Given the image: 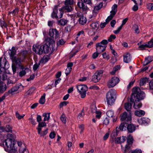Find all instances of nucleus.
<instances>
[{
    "label": "nucleus",
    "mask_w": 153,
    "mask_h": 153,
    "mask_svg": "<svg viewBox=\"0 0 153 153\" xmlns=\"http://www.w3.org/2000/svg\"><path fill=\"white\" fill-rule=\"evenodd\" d=\"M45 41L46 44L40 45L38 44L33 45V50L35 53L39 55L42 54L43 53H48L50 49L49 46L51 45L53 47L55 45V41L54 40L49 37L46 38Z\"/></svg>",
    "instance_id": "f257e3e1"
},
{
    "label": "nucleus",
    "mask_w": 153,
    "mask_h": 153,
    "mask_svg": "<svg viewBox=\"0 0 153 153\" xmlns=\"http://www.w3.org/2000/svg\"><path fill=\"white\" fill-rule=\"evenodd\" d=\"M8 53L13 62L12 68L13 74L16 73L17 68L24 69L25 68L21 62L25 58V55H24L22 58L15 56L16 50L14 47H13L11 49L9 50Z\"/></svg>",
    "instance_id": "f03ea898"
},
{
    "label": "nucleus",
    "mask_w": 153,
    "mask_h": 153,
    "mask_svg": "<svg viewBox=\"0 0 153 153\" xmlns=\"http://www.w3.org/2000/svg\"><path fill=\"white\" fill-rule=\"evenodd\" d=\"M140 91V88L138 87L134 88L132 89V94L130 98L131 102H133V107L135 109H138L140 108L142 104L140 101V100L143 99L145 96V93H142L141 96H139L137 93Z\"/></svg>",
    "instance_id": "7ed1b4c3"
},
{
    "label": "nucleus",
    "mask_w": 153,
    "mask_h": 153,
    "mask_svg": "<svg viewBox=\"0 0 153 153\" xmlns=\"http://www.w3.org/2000/svg\"><path fill=\"white\" fill-rule=\"evenodd\" d=\"M7 138L3 142L5 151L9 153H15L16 150L14 147L15 135L14 134H9L7 135Z\"/></svg>",
    "instance_id": "20e7f679"
},
{
    "label": "nucleus",
    "mask_w": 153,
    "mask_h": 153,
    "mask_svg": "<svg viewBox=\"0 0 153 153\" xmlns=\"http://www.w3.org/2000/svg\"><path fill=\"white\" fill-rule=\"evenodd\" d=\"M116 92L115 89L109 90L106 95V100L108 105H111L114 102L116 98Z\"/></svg>",
    "instance_id": "39448f33"
},
{
    "label": "nucleus",
    "mask_w": 153,
    "mask_h": 153,
    "mask_svg": "<svg viewBox=\"0 0 153 153\" xmlns=\"http://www.w3.org/2000/svg\"><path fill=\"white\" fill-rule=\"evenodd\" d=\"M59 7V5H56L54 6L53 11L51 14V17L52 18L58 19L61 18L62 17L64 12V10L61 8L59 9L60 14L57 15L58 13L57 9Z\"/></svg>",
    "instance_id": "423d86ee"
},
{
    "label": "nucleus",
    "mask_w": 153,
    "mask_h": 153,
    "mask_svg": "<svg viewBox=\"0 0 153 153\" xmlns=\"http://www.w3.org/2000/svg\"><path fill=\"white\" fill-rule=\"evenodd\" d=\"M74 1L73 0H66L64 1L65 5L61 8L64 10L70 12L73 10V6Z\"/></svg>",
    "instance_id": "0eeeda50"
},
{
    "label": "nucleus",
    "mask_w": 153,
    "mask_h": 153,
    "mask_svg": "<svg viewBox=\"0 0 153 153\" xmlns=\"http://www.w3.org/2000/svg\"><path fill=\"white\" fill-rule=\"evenodd\" d=\"M77 88L80 92L82 98H84L86 96V92L88 90V88L85 85H79L77 86Z\"/></svg>",
    "instance_id": "6e6552de"
},
{
    "label": "nucleus",
    "mask_w": 153,
    "mask_h": 153,
    "mask_svg": "<svg viewBox=\"0 0 153 153\" xmlns=\"http://www.w3.org/2000/svg\"><path fill=\"white\" fill-rule=\"evenodd\" d=\"M119 81V79L117 77H113L108 81V86L109 88L113 87L118 83Z\"/></svg>",
    "instance_id": "1a4fd4ad"
},
{
    "label": "nucleus",
    "mask_w": 153,
    "mask_h": 153,
    "mask_svg": "<svg viewBox=\"0 0 153 153\" xmlns=\"http://www.w3.org/2000/svg\"><path fill=\"white\" fill-rule=\"evenodd\" d=\"M120 117V119L122 121H124L125 122H131V117L130 112V114H128L126 112H124L121 115Z\"/></svg>",
    "instance_id": "9d476101"
},
{
    "label": "nucleus",
    "mask_w": 153,
    "mask_h": 153,
    "mask_svg": "<svg viewBox=\"0 0 153 153\" xmlns=\"http://www.w3.org/2000/svg\"><path fill=\"white\" fill-rule=\"evenodd\" d=\"M49 35L53 38L57 39L59 37V34L58 31L56 29L51 28L50 29Z\"/></svg>",
    "instance_id": "9b49d317"
},
{
    "label": "nucleus",
    "mask_w": 153,
    "mask_h": 153,
    "mask_svg": "<svg viewBox=\"0 0 153 153\" xmlns=\"http://www.w3.org/2000/svg\"><path fill=\"white\" fill-rule=\"evenodd\" d=\"M0 67L4 69L7 70L9 67L8 62L5 58H0Z\"/></svg>",
    "instance_id": "f8f14e48"
},
{
    "label": "nucleus",
    "mask_w": 153,
    "mask_h": 153,
    "mask_svg": "<svg viewBox=\"0 0 153 153\" xmlns=\"http://www.w3.org/2000/svg\"><path fill=\"white\" fill-rule=\"evenodd\" d=\"M102 3L100 2L94 6L92 11L93 16L94 17L96 16L98 13L99 10L102 7Z\"/></svg>",
    "instance_id": "ddd939ff"
},
{
    "label": "nucleus",
    "mask_w": 153,
    "mask_h": 153,
    "mask_svg": "<svg viewBox=\"0 0 153 153\" xmlns=\"http://www.w3.org/2000/svg\"><path fill=\"white\" fill-rule=\"evenodd\" d=\"M150 120L147 118L142 117L138 119V123L140 125H145L150 122Z\"/></svg>",
    "instance_id": "4468645a"
},
{
    "label": "nucleus",
    "mask_w": 153,
    "mask_h": 153,
    "mask_svg": "<svg viewBox=\"0 0 153 153\" xmlns=\"http://www.w3.org/2000/svg\"><path fill=\"white\" fill-rule=\"evenodd\" d=\"M97 51L99 53H101L105 50L106 46L101 45V44H97L96 45Z\"/></svg>",
    "instance_id": "2eb2a0df"
},
{
    "label": "nucleus",
    "mask_w": 153,
    "mask_h": 153,
    "mask_svg": "<svg viewBox=\"0 0 153 153\" xmlns=\"http://www.w3.org/2000/svg\"><path fill=\"white\" fill-rule=\"evenodd\" d=\"M7 76L6 73L0 70V83L5 82L7 79Z\"/></svg>",
    "instance_id": "dca6fc26"
},
{
    "label": "nucleus",
    "mask_w": 153,
    "mask_h": 153,
    "mask_svg": "<svg viewBox=\"0 0 153 153\" xmlns=\"http://www.w3.org/2000/svg\"><path fill=\"white\" fill-rule=\"evenodd\" d=\"M117 5L116 4H114L112 7V10L110 12L111 14L108 16V18L112 19L114 16L117 12Z\"/></svg>",
    "instance_id": "f3484780"
},
{
    "label": "nucleus",
    "mask_w": 153,
    "mask_h": 153,
    "mask_svg": "<svg viewBox=\"0 0 153 153\" xmlns=\"http://www.w3.org/2000/svg\"><path fill=\"white\" fill-rule=\"evenodd\" d=\"M131 56L129 53H127L123 55V61L125 62H129L131 61Z\"/></svg>",
    "instance_id": "a211bd4d"
},
{
    "label": "nucleus",
    "mask_w": 153,
    "mask_h": 153,
    "mask_svg": "<svg viewBox=\"0 0 153 153\" xmlns=\"http://www.w3.org/2000/svg\"><path fill=\"white\" fill-rule=\"evenodd\" d=\"M127 128L129 132L131 133L135 131L136 128L134 125L131 124L128 125Z\"/></svg>",
    "instance_id": "6ab92c4d"
},
{
    "label": "nucleus",
    "mask_w": 153,
    "mask_h": 153,
    "mask_svg": "<svg viewBox=\"0 0 153 153\" xmlns=\"http://www.w3.org/2000/svg\"><path fill=\"white\" fill-rule=\"evenodd\" d=\"M126 137L122 136V137H119L116 138L115 140L116 143H120L125 142L126 140Z\"/></svg>",
    "instance_id": "aec40b11"
},
{
    "label": "nucleus",
    "mask_w": 153,
    "mask_h": 153,
    "mask_svg": "<svg viewBox=\"0 0 153 153\" xmlns=\"http://www.w3.org/2000/svg\"><path fill=\"white\" fill-rule=\"evenodd\" d=\"M79 23L82 25H84L87 22L86 17L83 15H80L79 19Z\"/></svg>",
    "instance_id": "412c9836"
},
{
    "label": "nucleus",
    "mask_w": 153,
    "mask_h": 153,
    "mask_svg": "<svg viewBox=\"0 0 153 153\" xmlns=\"http://www.w3.org/2000/svg\"><path fill=\"white\" fill-rule=\"evenodd\" d=\"M37 129L38 130V133L41 136H44L46 135L48 132V128H47L45 131L41 132L42 130L41 128H38Z\"/></svg>",
    "instance_id": "4be33fe9"
},
{
    "label": "nucleus",
    "mask_w": 153,
    "mask_h": 153,
    "mask_svg": "<svg viewBox=\"0 0 153 153\" xmlns=\"http://www.w3.org/2000/svg\"><path fill=\"white\" fill-rule=\"evenodd\" d=\"M152 61H153V57L151 56H149L147 58L145 59L143 62V65H146Z\"/></svg>",
    "instance_id": "5701e85b"
},
{
    "label": "nucleus",
    "mask_w": 153,
    "mask_h": 153,
    "mask_svg": "<svg viewBox=\"0 0 153 153\" xmlns=\"http://www.w3.org/2000/svg\"><path fill=\"white\" fill-rule=\"evenodd\" d=\"M145 114V112L141 110H138L135 112V115L138 117H141L143 116Z\"/></svg>",
    "instance_id": "b1692460"
},
{
    "label": "nucleus",
    "mask_w": 153,
    "mask_h": 153,
    "mask_svg": "<svg viewBox=\"0 0 153 153\" xmlns=\"http://www.w3.org/2000/svg\"><path fill=\"white\" fill-rule=\"evenodd\" d=\"M5 82L0 83V92L3 93L6 89L7 87Z\"/></svg>",
    "instance_id": "393cba45"
},
{
    "label": "nucleus",
    "mask_w": 153,
    "mask_h": 153,
    "mask_svg": "<svg viewBox=\"0 0 153 153\" xmlns=\"http://www.w3.org/2000/svg\"><path fill=\"white\" fill-rule=\"evenodd\" d=\"M83 2H78L77 5L80 8H81L84 10H85L87 9V7L83 3Z\"/></svg>",
    "instance_id": "a878e982"
},
{
    "label": "nucleus",
    "mask_w": 153,
    "mask_h": 153,
    "mask_svg": "<svg viewBox=\"0 0 153 153\" xmlns=\"http://www.w3.org/2000/svg\"><path fill=\"white\" fill-rule=\"evenodd\" d=\"M103 72V70H100L99 71L96 72L94 74L97 78L99 80H100L102 76V75Z\"/></svg>",
    "instance_id": "bb28decb"
},
{
    "label": "nucleus",
    "mask_w": 153,
    "mask_h": 153,
    "mask_svg": "<svg viewBox=\"0 0 153 153\" xmlns=\"http://www.w3.org/2000/svg\"><path fill=\"white\" fill-rule=\"evenodd\" d=\"M21 87H23V86L21 85H20L19 86H16L12 88L9 91V92L12 94L18 90Z\"/></svg>",
    "instance_id": "cd10ccee"
},
{
    "label": "nucleus",
    "mask_w": 153,
    "mask_h": 153,
    "mask_svg": "<svg viewBox=\"0 0 153 153\" xmlns=\"http://www.w3.org/2000/svg\"><path fill=\"white\" fill-rule=\"evenodd\" d=\"M119 131L117 130V128L113 130L111 135V137L112 139H115L118 134Z\"/></svg>",
    "instance_id": "c85d7f7f"
},
{
    "label": "nucleus",
    "mask_w": 153,
    "mask_h": 153,
    "mask_svg": "<svg viewBox=\"0 0 153 153\" xmlns=\"http://www.w3.org/2000/svg\"><path fill=\"white\" fill-rule=\"evenodd\" d=\"M148 82V78L146 77L143 78L140 80V85H143Z\"/></svg>",
    "instance_id": "c756f323"
},
{
    "label": "nucleus",
    "mask_w": 153,
    "mask_h": 153,
    "mask_svg": "<svg viewBox=\"0 0 153 153\" xmlns=\"http://www.w3.org/2000/svg\"><path fill=\"white\" fill-rule=\"evenodd\" d=\"M50 114L49 113H45L43 114L42 116L44 117V121L48 120L50 118Z\"/></svg>",
    "instance_id": "7c9ffc66"
},
{
    "label": "nucleus",
    "mask_w": 153,
    "mask_h": 153,
    "mask_svg": "<svg viewBox=\"0 0 153 153\" xmlns=\"http://www.w3.org/2000/svg\"><path fill=\"white\" fill-rule=\"evenodd\" d=\"M46 96V94L44 93L43 95L42 96L39 100V103L42 104H43L45 103V97Z\"/></svg>",
    "instance_id": "2f4dec72"
},
{
    "label": "nucleus",
    "mask_w": 153,
    "mask_h": 153,
    "mask_svg": "<svg viewBox=\"0 0 153 153\" xmlns=\"http://www.w3.org/2000/svg\"><path fill=\"white\" fill-rule=\"evenodd\" d=\"M68 22V21L67 20L64 19H60L58 21V23L59 25L64 26L66 25Z\"/></svg>",
    "instance_id": "473e14b6"
},
{
    "label": "nucleus",
    "mask_w": 153,
    "mask_h": 153,
    "mask_svg": "<svg viewBox=\"0 0 153 153\" xmlns=\"http://www.w3.org/2000/svg\"><path fill=\"white\" fill-rule=\"evenodd\" d=\"M112 19H110V18H108V17L107 19L105 20V22L103 23H101L100 25V27L101 28H104L105 25L108 24L109 22Z\"/></svg>",
    "instance_id": "72a5a7b5"
},
{
    "label": "nucleus",
    "mask_w": 153,
    "mask_h": 153,
    "mask_svg": "<svg viewBox=\"0 0 153 153\" xmlns=\"http://www.w3.org/2000/svg\"><path fill=\"white\" fill-rule=\"evenodd\" d=\"M49 58L48 56H44L42 59L40 61V63H45L49 60Z\"/></svg>",
    "instance_id": "f704fd0d"
},
{
    "label": "nucleus",
    "mask_w": 153,
    "mask_h": 153,
    "mask_svg": "<svg viewBox=\"0 0 153 153\" xmlns=\"http://www.w3.org/2000/svg\"><path fill=\"white\" fill-rule=\"evenodd\" d=\"M132 105L130 103L127 102L125 103V107L126 109L128 111H129L131 108Z\"/></svg>",
    "instance_id": "c9c22d12"
},
{
    "label": "nucleus",
    "mask_w": 153,
    "mask_h": 153,
    "mask_svg": "<svg viewBox=\"0 0 153 153\" xmlns=\"http://www.w3.org/2000/svg\"><path fill=\"white\" fill-rule=\"evenodd\" d=\"M133 142V139L132 136L131 135H129L127 137V143L128 144H131Z\"/></svg>",
    "instance_id": "e433bc0d"
},
{
    "label": "nucleus",
    "mask_w": 153,
    "mask_h": 153,
    "mask_svg": "<svg viewBox=\"0 0 153 153\" xmlns=\"http://www.w3.org/2000/svg\"><path fill=\"white\" fill-rule=\"evenodd\" d=\"M60 119L63 123L65 124L67 122L66 117L64 114H62L61 115Z\"/></svg>",
    "instance_id": "4c0bfd02"
},
{
    "label": "nucleus",
    "mask_w": 153,
    "mask_h": 153,
    "mask_svg": "<svg viewBox=\"0 0 153 153\" xmlns=\"http://www.w3.org/2000/svg\"><path fill=\"white\" fill-rule=\"evenodd\" d=\"M107 116L109 117L113 118L114 115V112L113 111L109 110L106 112Z\"/></svg>",
    "instance_id": "58836bf2"
},
{
    "label": "nucleus",
    "mask_w": 153,
    "mask_h": 153,
    "mask_svg": "<svg viewBox=\"0 0 153 153\" xmlns=\"http://www.w3.org/2000/svg\"><path fill=\"white\" fill-rule=\"evenodd\" d=\"M132 28L136 33L138 34L139 33L140 30L139 29L138 26L137 25H134Z\"/></svg>",
    "instance_id": "ea45409f"
},
{
    "label": "nucleus",
    "mask_w": 153,
    "mask_h": 153,
    "mask_svg": "<svg viewBox=\"0 0 153 153\" xmlns=\"http://www.w3.org/2000/svg\"><path fill=\"white\" fill-rule=\"evenodd\" d=\"M134 2L135 4V5H134L132 7V10L134 11H136L138 9V6L137 5L138 4L136 2V1L135 0H132Z\"/></svg>",
    "instance_id": "a19ab883"
},
{
    "label": "nucleus",
    "mask_w": 153,
    "mask_h": 153,
    "mask_svg": "<svg viewBox=\"0 0 153 153\" xmlns=\"http://www.w3.org/2000/svg\"><path fill=\"white\" fill-rule=\"evenodd\" d=\"M85 115L84 110L83 109L81 112L79 114L78 116V118L80 119L83 118Z\"/></svg>",
    "instance_id": "79ce46f5"
},
{
    "label": "nucleus",
    "mask_w": 153,
    "mask_h": 153,
    "mask_svg": "<svg viewBox=\"0 0 153 153\" xmlns=\"http://www.w3.org/2000/svg\"><path fill=\"white\" fill-rule=\"evenodd\" d=\"M102 55L103 58L104 59H106L107 60H108L110 58L109 55L106 52L103 53Z\"/></svg>",
    "instance_id": "37998d69"
},
{
    "label": "nucleus",
    "mask_w": 153,
    "mask_h": 153,
    "mask_svg": "<svg viewBox=\"0 0 153 153\" xmlns=\"http://www.w3.org/2000/svg\"><path fill=\"white\" fill-rule=\"evenodd\" d=\"M41 63H40V62L38 63H36L35 64L33 65V69L34 71L36 70L37 69L39 68V65H40V64Z\"/></svg>",
    "instance_id": "c03bdc74"
},
{
    "label": "nucleus",
    "mask_w": 153,
    "mask_h": 153,
    "mask_svg": "<svg viewBox=\"0 0 153 153\" xmlns=\"http://www.w3.org/2000/svg\"><path fill=\"white\" fill-rule=\"evenodd\" d=\"M35 90V88L34 87H31L27 91L28 94H31L33 93Z\"/></svg>",
    "instance_id": "a18cd8bd"
},
{
    "label": "nucleus",
    "mask_w": 153,
    "mask_h": 153,
    "mask_svg": "<svg viewBox=\"0 0 153 153\" xmlns=\"http://www.w3.org/2000/svg\"><path fill=\"white\" fill-rule=\"evenodd\" d=\"M80 50V47H79V49H78V50H76L75 52L71 51L70 55V57H72L74 56Z\"/></svg>",
    "instance_id": "49530a36"
},
{
    "label": "nucleus",
    "mask_w": 153,
    "mask_h": 153,
    "mask_svg": "<svg viewBox=\"0 0 153 153\" xmlns=\"http://www.w3.org/2000/svg\"><path fill=\"white\" fill-rule=\"evenodd\" d=\"M46 126V124L45 122H40L39 123L38 128H42V127Z\"/></svg>",
    "instance_id": "de8ad7c7"
},
{
    "label": "nucleus",
    "mask_w": 153,
    "mask_h": 153,
    "mask_svg": "<svg viewBox=\"0 0 153 153\" xmlns=\"http://www.w3.org/2000/svg\"><path fill=\"white\" fill-rule=\"evenodd\" d=\"M126 126L124 123H121L119 126V128L121 131H123L126 129Z\"/></svg>",
    "instance_id": "09e8293b"
},
{
    "label": "nucleus",
    "mask_w": 153,
    "mask_h": 153,
    "mask_svg": "<svg viewBox=\"0 0 153 153\" xmlns=\"http://www.w3.org/2000/svg\"><path fill=\"white\" fill-rule=\"evenodd\" d=\"M116 38L115 35L112 34L110 35L108 39V41L109 42H111L112 41L113 39H115Z\"/></svg>",
    "instance_id": "8fccbe9b"
},
{
    "label": "nucleus",
    "mask_w": 153,
    "mask_h": 153,
    "mask_svg": "<svg viewBox=\"0 0 153 153\" xmlns=\"http://www.w3.org/2000/svg\"><path fill=\"white\" fill-rule=\"evenodd\" d=\"M79 128L80 129V133L81 135H82V133L83 132L84 129V126L83 125H80L79 126Z\"/></svg>",
    "instance_id": "3c124183"
},
{
    "label": "nucleus",
    "mask_w": 153,
    "mask_h": 153,
    "mask_svg": "<svg viewBox=\"0 0 153 153\" xmlns=\"http://www.w3.org/2000/svg\"><path fill=\"white\" fill-rule=\"evenodd\" d=\"M147 44L148 47H153V39L149 41Z\"/></svg>",
    "instance_id": "603ef678"
},
{
    "label": "nucleus",
    "mask_w": 153,
    "mask_h": 153,
    "mask_svg": "<svg viewBox=\"0 0 153 153\" xmlns=\"http://www.w3.org/2000/svg\"><path fill=\"white\" fill-rule=\"evenodd\" d=\"M148 47L147 44L141 45L139 46V48H140V50H144L146 48Z\"/></svg>",
    "instance_id": "864d4df0"
},
{
    "label": "nucleus",
    "mask_w": 153,
    "mask_h": 153,
    "mask_svg": "<svg viewBox=\"0 0 153 153\" xmlns=\"http://www.w3.org/2000/svg\"><path fill=\"white\" fill-rule=\"evenodd\" d=\"M12 129V127L10 125H7L5 127V131L6 132H10Z\"/></svg>",
    "instance_id": "5fc2aeb1"
},
{
    "label": "nucleus",
    "mask_w": 153,
    "mask_h": 153,
    "mask_svg": "<svg viewBox=\"0 0 153 153\" xmlns=\"http://www.w3.org/2000/svg\"><path fill=\"white\" fill-rule=\"evenodd\" d=\"M147 8L150 10H153V3H149L147 4Z\"/></svg>",
    "instance_id": "6e6d98bb"
},
{
    "label": "nucleus",
    "mask_w": 153,
    "mask_h": 153,
    "mask_svg": "<svg viewBox=\"0 0 153 153\" xmlns=\"http://www.w3.org/2000/svg\"><path fill=\"white\" fill-rule=\"evenodd\" d=\"M72 27L70 25L68 26L65 27V31L67 32H70L71 30Z\"/></svg>",
    "instance_id": "4d7b16f0"
},
{
    "label": "nucleus",
    "mask_w": 153,
    "mask_h": 153,
    "mask_svg": "<svg viewBox=\"0 0 153 153\" xmlns=\"http://www.w3.org/2000/svg\"><path fill=\"white\" fill-rule=\"evenodd\" d=\"M122 26H120V27H118L117 30H114L113 31L114 33L115 34H117L118 33H119L120 30H121L122 29Z\"/></svg>",
    "instance_id": "13d9d810"
},
{
    "label": "nucleus",
    "mask_w": 153,
    "mask_h": 153,
    "mask_svg": "<svg viewBox=\"0 0 153 153\" xmlns=\"http://www.w3.org/2000/svg\"><path fill=\"white\" fill-rule=\"evenodd\" d=\"M91 26L93 28L97 29L99 27V25L97 23H93L91 24Z\"/></svg>",
    "instance_id": "bf43d9fd"
},
{
    "label": "nucleus",
    "mask_w": 153,
    "mask_h": 153,
    "mask_svg": "<svg viewBox=\"0 0 153 153\" xmlns=\"http://www.w3.org/2000/svg\"><path fill=\"white\" fill-rule=\"evenodd\" d=\"M92 80L94 82H97L99 81L97 78L94 74L92 77Z\"/></svg>",
    "instance_id": "052dcab7"
},
{
    "label": "nucleus",
    "mask_w": 153,
    "mask_h": 153,
    "mask_svg": "<svg viewBox=\"0 0 153 153\" xmlns=\"http://www.w3.org/2000/svg\"><path fill=\"white\" fill-rule=\"evenodd\" d=\"M108 43V41L106 40H102L101 42L98 44H101V45L106 46V45Z\"/></svg>",
    "instance_id": "680f3d73"
},
{
    "label": "nucleus",
    "mask_w": 153,
    "mask_h": 153,
    "mask_svg": "<svg viewBox=\"0 0 153 153\" xmlns=\"http://www.w3.org/2000/svg\"><path fill=\"white\" fill-rule=\"evenodd\" d=\"M71 69L72 68H69L67 67L65 71V74L66 76L68 75L70 73L71 71Z\"/></svg>",
    "instance_id": "e2e57ef3"
},
{
    "label": "nucleus",
    "mask_w": 153,
    "mask_h": 153,
    "mask_svg": "<svg viewBox=\"0 0 153 153\" xmlns=\"http://www.w3.org/2000/svg\"><path fill=\"white\" fill-rule=\"evenodd\" d=\"M56 135V134L54 131H53L50 133L49 135L50 137L52 139H53Z\"/></svg>",
    "instance_id": "0e129e2a"
},
{
    "label": "nucleus",
    "mask_w": 153,
    "mask_h": 153,
    "mask_svg": "<svg viewBox=\"0 0 153 153\" xmlns=\"http://www.w3.org/2000/svg\"><path fill=\"white\" fill-rule=\"evenodd\" d=\"M65 41L63 39H61L57 43V45L58 46L63 45L65 43Z\"/></svg>",
    "instance_id": "69168bd1"
},
{
    "label": "nucleus",
    "mask_w": 153,
    "mask_h": 153,
    "mask_svg": "<svg viewBox=\"0 0 153 153\" xmlns=\"http://www.w3.org/2000/svg\"><path fill=\"white\" fill-rule=\"evenodd\" d=\"M16 117L19 119L22 118L25 116L24 115H20L18 113H16Z\"/></svg>",
    "instance_id": "338daca9"
},
{
    "label": "nucleus",
    "mask_w": 153,
    "mask_h": 153,
    "mask_svg": "<svg viewBox=\"0 0 153 153\" xmlns=\"http://www.w3.org/2000/svg\"><path fill=\"white\" fill-rule=\"evenodd\" d=\"M88 78L87 77H81L79 79V80L80 82H84L86 81Z\"/></svg>",
    "instance_id": "774afa93"
}]
</instances>
